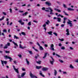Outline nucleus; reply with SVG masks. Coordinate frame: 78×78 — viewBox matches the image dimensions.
I'll list each match as a JSON object with an SVG mask.
<instances>
[{
  "mask_svg": "<svg viewBox=\"0 0 78 78\" xmlns=\"http://www.w3.org/2000/svg\"><path fill=\"white\" fill-rule=\"evenodd\" d=\"M27 25H28L29 26H30V25H31V22H29Z\"/></svg>",
  "mask_w": 78,
  "mask_h": 78,
  "instance_id": "32",
  "label": "nucleus"
},
{
  "mask_svg": "<svg viewBox=\"0 0 78 78\" xmlns=\"http://www.w3.org/2000/svg\"><path fill=\"white\" fill-rule=\"evenodd\" d=\"M27 14H28V12H25V13H23L22 14V16H27Z\"/></svg>",
  "mask_w": 78,
  "mask_h": 78,
  "instance_id": "13",
  "label": "nucleus"
},
{
  "mask_svg": "<svg viewBox=\"0 0 78 78\" xmlns=\"http://www.w3.org/2000/svg\"><path fill=\"white\" fill-rule=\"evenodd\" d=\"M48 53L47 52H45L44 54V56L43 57V59H45L46 57H47V55Z\"/></svg>",
  "mask_w": 78,
  "mask_h": 78,
  "instance_id": "12",
  "label": "nucleus"
},
{
  "mask_svg": "<svg viewBox=\"0 0 78 78\" xmlns=\"http://www.w3.org/2000/svg\"><path fill=\"white\" fill-rule=\"evenodd\" d=\"M29 51V53H30V55L33 54V53H32V51Z\"/></svg>",
  "mask_w": 78,
  "mask_h": 78,
  "instance_id": "37",
  "label": "nucleus"
},
{
  "mask_svg": "<svg viewBox=\"0 0 78 78\" xmlns=\"http://www.w3.org/2000/svg\"><path fill=\"white\" fill-rule=\"evenodd\" d=\"M42 10H44V11H45V8L44 7H42Z\"/></svg>",
  "mask_w": 78,
  "mask_h": 78,
  "instance_id": "44",
  "label": "nucleus"
},
{
  "mask_svg": "<svg viewBox=\"0 0 78 78\" xmlns=\"http://www.w3.org/2000/svg\"><path fill=\"white\" fill-rule=\"evenodd\" d=\"M56 56H58V57H61L60 56H59V55H58V54H56Z\"/></svg>",
  "mask_w": 78,
  "mask_h": 78,
  "instance_id": "53",
  "label": "nucleus"
},
{
  "mask_svg": "<svg viewBox=\"0 0 78 78\" xmlns=\"http://www.w3.org/2000/svg\"><path fill=\"white\" fill-rule=\"evenodd\" d=\"M25 75H26V72H24L23 73L21 74V76H20V74H18L17 75V76L18 78H22V77L23 78V77H24V76H25Z\"/></svg>",
  "mask_w": 78,
  "mask_h": 78,
  "instance_id": "1",
  "label": "nucleus"
},
{
  "mask_svg": "<svg viewBox=\"0 0 78 78\" xmlns=\"http://www.w3.org/2000/svg\"><path fill=\"white\" fill-rule=\"evenodd\" d=\"M8 48V45L6 44L5 46L4 47V48L5 49V48Z\"/></svg>",
  "mask_w": 78,
  "mask_h": 78,
  "instance_id": "35",
  "label": "nucleus"
},
{
  "mask_svg": "<svg viewBox=\"0 0 78 78\" xmlns=\"http://www.w3.org/2000/svg\"><path fill=\"white\" fill-rule=\"evenodd\" d=\"M10 10V12H11V13H12V9H9Z\"/></svg>",
  "mask_w": 78,
  "mask_h": 78,
  "instance_id": "60",
  "label": "nucleus"
},
{
  "mask_svg": "<svg viewBox=\"0 0 78 78\" xmlns=\"http://www.w3.org/2000/svg\"><path fill=\"white\" fill-rule=\"evenodd\" d=\"M38 56H39V55H37V56H35V59H37V57H38Z\"/></svg>",
  "mask_w": 78,
  "mask_h": 78,
  "instance_id": "55",
  "label": "nucleus"
},
{
  "mask_svg": "<svg viewBox=\"0 0 78 78\" xmlns=\"http://www.w3.org/2000/svg\"><path fill=\"white\" fill-rule=\"evenodd\" d=\"M46 25H47V24H46L45 23L43 25V27H46Z\"/></svg>",
  "mask_w": 78,
  "mask_h": 78,
  "instance_id": "46",
  "label": "nucleus"
},
{
  "mask_svg": "<svg viewBox=\"0 0 78 78\" xmlns=\"http://www.w3.org/2000/svg\"><path fill=\"white\" fill-rule=\"evenodd\" d=\"M4 18L5 16H2V19H0V21H2V20H3V19H4Z\"/></svg>",
  "mask_w": 78,
  "mask_h": 78,
  "instance_id": "33",
  "label": "nucleus"
},
{
  "mask_svg": "<svg viewBox=\"0 0 78 78\" xmlns=\"http://www.w3.org/2000/svg\"><path fill=\"white\" fill-rule=\"evenodd\" d=\"M36 62L38 64H40L41 63V61H37Z\"/></svg>",
  "mask_w": 78,
  "mask_h": 78,
  "instance_id": "31",
  "label": "nucleus"
},
{
  "mask_svg": "<svg viewBox=\"0 0 78 78\" xmlns=\"http://www.w3.org/2000/svg\"><path fill=\"white\" fill-rule=\"evenodd\" d=\"M12 42L14 44V45H16L17 47H18V45H17V44L16 43L14 42V41H12Z\"/></svg>",
  "mask_w": 78,
  "mask_h": 78,
  "instance_id": "20",
  "label": "nucleus"
},
{
  "mask_svg": "<svg viewBox=\"0 0 78 78\" xmlns=\"http://www.w3.org/2000/svg\"><path fill=\"white\" fill-rule=\"evenodd\" d=\"M61 17L62 18H63L64 17V16L61 15L60 14H59L57 16V17Z\"/></svg>",
  "mask_w": 78,
  "mask_h": 78,
  "instance_id": "21",
  "label": "nucleus"
},
{
  "mask_svg": "<svg viewBox=\"0 0 78 78\" xmlns=\"http://www.w3.org/2000/svg\"><path fill=\"white\" fill-rule=\"evenodd\" d=\"M54 9L55 11H58V12H61V10H59V9H56V8H55Z\"/></svg>",
  "mask_w": 78,
  "mask_h": 78,
  "instance_id": "19",
  "label": "nucleus"
},
{
  "mask_svg": "<svg viewBox=\"0 0 78 78\" xmlns=\"http://www.w3.org/2000/svg\"><path fill=\"white\" fill-rule=\"evenodd\" d=\"M18 22H19V23H22V20H20L18 21Z\"/></svg>",
  "mask_w": 78,
  "mask_h": 78,
  "instance_id": "56",
  "label": "nucleus"
},
{
  "mask_svg": "<svg viewBox=\"0 0 78 78\" xmlns=\"http://www.w3.org/2000/svg\"><path fill=\"white\" fill-rule=\"evenodd\" d=\"M3 44H1L0 45V48H2L3 47Z\"/></svg>",
  "mask_w": 78,
  "mask_h": 78,
  "instance_id": "49",
  "label": "nucleus"
},
{
  "mask_svg": "<svg viewBox=\"0 0 78 78\" xmlns=\"http://www.w3.org/2000/svg\"><path fill=\"white\" fill-rule=\"evenodd\" d=\"M3 32H5V33H6V30L4 29L3 30Z\"/></svg>",
  "mask_w": 78,
  "mask_h": 78,
  "instance_id": "51",
  "label": "nucleus"
},
{
  "mask_svg": "<svg viewBox=\"0 0 78 78\" xmlns=\"http://www.w3.org/2000/svg\"><path fill=\"white\" fill-rule=\"evenodd\" d=\"M1 63L2 64L3 66H4V64H5V65L7 64V61H6L1 60Z\"/></svg>",
  "mask_w": 78,
  "mask_h": 78,
  "instance_id": "4",
  "label": "nucleus"
},
{
  "mask_svg": "<svg viewBox=\"0 0 78 78\" xmlns=\"http://www.w3.org/2000/svg\"><path fill=\"white\" fill-rule=\"evenodd\" d=\"M53 34H55V36H58V34L56 32H54V33H53Z\"/></svg>",
  "mask_w": 78,
  "mask_h": 78,
  "instance_id": "39",
  "label": "nucleus"
},
{
  "mask_svg": "<svg viewBox=\"0 0 78 78\" xmlns=\"http://www.w3.org/2000/svg\"><path fill=\"white\" fill-rule=\"evenodd\" d=\"M66 19H67V18L66 17H64L63 19V23H66Z\"/></svg>",
  "mask_w": 78,
  "mask_h": 78,
  "instance_id": "15",
  "label": "nucleus"
},
{
  "mask_svg": "<svg viewBox=\"0 0 78 78\" xmlns=\"http://www.w3.org/2000/svg\"><path fill=\"white\" fill-rule=\"evenodd\" d=\"M68 10H69V11H74V9H73L70 8H68Z\"/></svg>",
  "mask_w": 78,
  "mask_h": 78,
  "instance_id": "29",
  "label": "nucleus"
},
{
  "mask_svg": "<svg viewBox=\"0 0 78 78\" xmlns=\"http://www.w3.org/2000/svg\"><path fill=\"white\" fill-rule=\"evenodd\" d=\"M14 39H15V38L16 39H19V37H17V36H16V35H14Z\"/></svg>",
  "mask_w": 78,
  "mask_h": 78,
  "instance_id": "16",
  "label": "nucleus"
},
{
  "mask_svg": "<svg viewBox=\"0 0 78 78\" xmlns=\"http://www.w3.org/2000/svg\"><path fill=\"white\" fill-rule=\"evenodd\" d=\"M52 33H53L52 31H50L48 32V34H50V35H52Z\"/></svg>",
  "mask_w": 78,
  "mask_h": 78,
  "instance_id": "28",
  "label": "nucleus"
},
{
  "mask_svg": "<svg viewBox=\"0 0 78 78\" xmlns=\"http://www.w3.org/2000/svg\"><path fill=\"white\" fill-rule=\"evenodd\" d=\"M63 12L64 13L65 15H66V16H69V14H67L66 12H65V11H63Z\"/></svg>",
  "mask_w": 78,
  "mask_h": 78,
  "instance_id": "36",
  "label": "nucleus"
},
{
  "mask_svg": "<svg viewBox=\"0 0 78 78\" xmlns=\"http://www.w3.org/2000/svg\"><path fill=\"white\" fill-rule=\"evenodd\" d=\"M59 61L61 62V63H62L63 62V61H62V60H61V59H59Z\"/></svg>",
  "mask_w": 78,
  "mask_h": 78,
  "instance_id": "38",
  "label": "nucleus"
},
{
  "mask_svg": "<svg viewBox=\"0 0 78 78\" xmlns=\"http://www.w3.org/2000/svg\"><path fill=\"white\" fill-rule=\"evenodd\" d=\"M2 13H3V14L4 15H5V16H6V14L5 12H2Z\"/></svg>",
  "mask_w": 78,
  "mask_h": 78,
  "instance_id": "59",
  "label": "nucleus"
},
{
  "mask_svg": "<svg viewBox=\"0 0 78 78\" xmlns=\"http://www.w3.org/2000/svg\"><path fill=\"white\" fill-rule=\"evenodd\" d=\"M49 11L50 12V14H51L52 15H53V14H54L53 12V9Z\"/></svg>",
  "mask_w": 78,
  "mask_h": 78,
  "instance_id": "14",
  "label": "nucleus"
},
{
  "mask_svg": "<svg viewBox=\"0 0 78 78\" xmlns=\"http://www.w3.org/2000/svg\"><path fill=\"white\" fill-rule=\"evenodd\" d=\"M53 47H54V45L53 44H51V49H54V48Z\"/></svg>",
  "mask_w": 78,
  "mask_h": 78,
  "instance_id": "24",
  "label": "nucleus"
},
{
  "mask_svg": "<svg viewBox=\"0 0 78 78\" xmlns=\"http://www.w3.org/2000/svg\"><path fill=\"white\" fill-rule=\"evenodd\" d=\"M4 58H5L6 59H10L9 61L10 62H11V60H13L12 59V58H11L10 57H9L7 55H5L4 56Z\"/></svg>",
  "mask_w": 78,
  "mask_h": 78,
  "instance_id": "3",
  "label": "nucleus"
},
{
  "mask_svg": "<svg viewBox=\"0 0 78 78\" xmlns=\"http://www.w3.org/2000/svg\"><path fill=\"white\" fill-rule=\"evenodd\" d=\"M24 22H23L21 23V25H24Z\"/></svg>",
  "mask_w": 78,
  "mask_h": 78,
  "instance_id": "61",
  "label": "nucleus"
},
{
  "mask_svg": "<svg viewBox=\"0 0 78 78\" xmlns=\"http://www.w3.org/2000/svg\"><path fill=\"white\" fill-rule=\"evenodd\" d=\"M44 46L45 47H48V45L47 44H44Z\"/></svg>",
  "mask_w": 78,
  "mask_h": 78,
  "instance_id": "63",
  "label": "nucleus"
},
{
  "mask_svg": "<svg viewBox=\"0 0 78 78\" xmlns=\"http://www.w3.org/2000/svg\"><path fill=\"white\" fill-rule=\"evenodd\" d=\"M69 22H67V24L68 25H70V27H73V24H72V23L71 22H72V21L69 20Z\"/></svg>",
  "mask_w": 78,
  "mask_h": 78,
  "instance_id": "6",
  "label": "nucleus"
},
{
  "mask_svg": "<svg viewBox=\"0 0 78 78\" xmlns=\"http://www.w3.org/2000/svg\"><path fill=\"white\" fill-rule=\"evenodd\" d=\"M40 75L42 76H43V77H44L45 76L44 75L42 74V71H40Z\"/></svg>",
  "mask_w": 78,
  "mask_h": 78,
  "instance_id": "11",
  "label": "nucleus"
},
{
  "mask_svg": "<svg viewBox=\"0 0 78 78\" xmlns=\"http://www.w3.org/2000/svg\"><path fill=\"white\" fill-rule=\"evenodd\" d=\"M69 29H67L66 30V32H67V33L66 34V35H67L68 36L69 35H70V33H69Z\"/></svg>",
  "mask_w": 78,
  "mask_h": 78,
  "instance_id": "9",
  "label": "nucleus"
},
{
  "mask_svg": "<svg viewBox=\"0 0 78 78\" xmlns=\"http://www.w3.org/2000/svg\"><path fill=\"white\" fill-rule=\"evenodd\" d=\"M54 61L50 60V62L52 65H53V63H54Z\"/></svg>",
  "mask_w": 78,
  "mask_h": 78,
  "instance_id": "25",
  "label": "nucleus"
},
{
  "mask_svg": "<svg viewBox=\"0 0 78 78\" xmlns=\"http://www.w3.org/2000/svg\"><path fill=\"white\" fill-rule=\"evenodd\" d=\"M65 26V24H62L61 25V27H64Z\"/></svg>",
  "mask_w": 78,
  "mask_h": 78,
  "instance_id": "50",
  "label": "nucleus"
},
{
  "mask_svg": "<svg viewBox=\"0 0 78 78\" xmlns=\"http://www.w3.org/2000/svg\"><path fill=\"white\" fill-rule=\"evenodd\" d=\"M13 69L14 70H15L16 72L17 73H19V70H18V69H19L17 68V69H16V68H15V66H13Z\"/></svg>",
  "mask_w": 78,
  "mask_h": 78,
  "instance_id": "5",
  "label": "nucleus"
},
{
  "mask_svg": "<svg viewBox=\"0 0 78 78\" xmlns=\"http://www.w3.org/2000/svg\"><path fill=\"white\" fill-rule=\"evenodd\" d=\"M49 23H50V21H49V20H47V22H46V23L47 25H49Z\"/></svg>",
  "mask_w": 78,
  "mask_h": 78,
  "instance_id": "23",
  "label": "nucleus"
},
{
  "mask_svg": "<svg viewBox=\"0 0 78 78\" xmlns=\"http://www.w3.org/2000/svg\"><path fill=\"white\" fill-rule=\"evenodd\" d=\"M19 12H21L22 13L23 12V11L19 10Z\"/></svg>",
  "mask_w": 78,
  "mask_h": 78,
  "instance_id": "58",
  "label": "nucleus"
},
{
  "mask_svg": "<svg viewBox=\"0 0 78 78\" xmlns=\"http://www.w3.org/2000/svg\"><path fill=\"white\" fill-rule=\"evenodd\" d=\"M39 47H40V49H44V48H42V47L41 46V45Z\"/></svg>",
  "mask_w": 78,
  "mask_h": 78,
  "instance_id": "45",
  "label": "nucleus"
},
{
  "mask_svg": "<svg viewBox=\"0 0 78 78\" xmlns=\"http://www.w3.org/2000/svg\"><path fill=\"white\" fill-rule=\"evenodd\" d=\"M18 56H19L20 58H22V55L19 54L18 55Z\"/></svg>",
  "mask_w": 78,
  "mask_h": 78,
  "instance_id": "42",
  "label": "nucleus"
},
{
  "mask_svg": "<svg viewBox=\"0 0 78 78\" xmlns=\"http://www.w3.org/2000/svg\"><path fill=\"white\" fill-rule=\"evenodd\" d=\"M46 5H47L48 6H50L51 5V4L50 2H45Z\"/></svg>",
  "mask_w": 78,
  "mask_h": 78,
  "instance_id": "7",
  "label": "nucleus"
},
{
  "mask_svg": "<svg viewBox=\"0 0 78 78\" xmlns=\"http://www.w3.org/2000/svg\"><path fill=\"white\" fill-rule=\"evenodd\" d=\"M57 19V18H56V17H54L53 18V19H54V20H55L56 19Z\"/></svg>",
  "mask_w": 78,
  "mask_h": 78,
  "instance_id": "62",
  "label": "nucleus"
},
{
  "mask_svg": "<svg viewBox=\"0 0 78 78\" xmlns=\"http://www.w3.org/2000/svg\"><path fill=\"white\" fill-rule=\"evenodd\" d=\"M33 22H35V23H37V21H36L35 20H33Z\"/></svg>",
  "mask_w": 78,
  "mask_h": 78,
  "instance_id": "52",
  "label": "nucleus"
},
{
  "mask_svg": "<svg viewBox=\"0 0 78 78\" xmlns=\"http://www.w3.org/2000/svg\"><path fill=\"white\" fill-rule=\"evenodd\" d=\"M21 34H22V35H23L24 36H25L26 35V34H25V32H21Z\"/></svg>",
  "mask_w": 78,
  "mask_h": 78,
  "instance_id": "30",
  "label": "nucleus"
},
{
  "mask_svg": "<svg viewBox=\"0 0 78 78\" xmlns=\"http://www.w3.org/2000/svg\"><path fill=\"white\" fill-rule=\"evenodd\" d=\"M69 67L71 69H74V67L73 66H72V64H70L69 66Z\"/></svg>",
  "mask_w": 78,
  "mask_h": 78,
  "instance_id": "27",
  "label": "nucleus"
},
{
  "mask_svg": "<svg viewBox=\"0 0 78 78\" xmlns=\"http://www.w3.org/2000/svg\"><path fill=\"white\" fill-rule=\"evenodd\" d=\"M48 69V68L46 67H44L42 69V70H43V71H47V70Z\"/></svg>",
  "mask_w": 78,
  "mask_h": 78,
  "instance_id": "8",
  "label": "nucleus"
},
{
  "mask_svg": "<svg viewBox=\"0 0 78 78\" xmlns=\"http://www.w3.org/2000/svg\"><path fill=\"white\" fill-rule=\"evenodd\" d=\"M62 45V44H61V43H59L58 44V46H59V47H61Z\"/></svg>",
  "mask_w": 78,
  "mask_h": 78,
  "instance_id": "54",
  "label": "nucleus"
},
{
  "mask_svg": "<svg viewBox=\"0 0 78 78\" xmlns=\"http://www.w3.org/2000/svg\"><path fill=\"white\" fill-rule=\"evenodd\" d=\"M7 46L8 45V46H9V45H10V43H7Z\"/></svg>",
  "mask_w": 78,
  "mask_h": 78,
  "instance_id": "57",
  "label": "nucleus"
},
{
  "mask_svg": "<svg viewBox=\"0 0 78 78\" xmlns=\"http://www.w3.org/2000/svg\"><path fill=\"white\" fill-rule=\"evenodd\" d=\"M22 70L23 71H25V69H24V68L23 67L22 68Z\"/></svg>",
  "mask_w": 78,
  "mask_h": 78,
  "instance_id": "41",
  "label": "nucleus"
},
{
  "mask_svg": "<svg viewBox=\"0 0 78 78\" xmlns=\"http://www.w3.org/2000/svg\"><path fill=\"white\" fill-rule=\"evenodd\" d=\"M59 40H60V41H64V39H61L60 38L59 39Z\"/></svg>",
  "mask_w": 78,
  "mask_h": 78,
  "instance_id": "43",
  "label": "nucleus"
},
{
  "mask_svg": "<svg viewBox=\"0 0 78 78\" xmlns=\"http://www.w3.org/2000/svg\"><path fill=\"white\" fill-rule=\"evenodd\" d=\"M63 7L65 8H67V6H66V5L65 4H63Z\"/></svg>",
  "mask_w": 78,
  "mask_h": 78,
  "instance_id": "40",
  "label": "nucleus"
},
{
  "mask_svg": "<svg viewBox=\"0 0 78 78\" xmlns=\"http://www.w3.org/2000/svg\"><path fill=\"white\" fill-rule=\"evenodd\" d=\"M41 67H42V66H37L36 67V68L37 69H41Z\"/></svg>",
  "mask_w": 78,
  "mask_h": 78,
  "instance_id": "26",
  "label": "nucleus"
},
{
  "mask_svg": "<svg viewBox=\"0 0 78 78\" xmlns=\"http://www.w3.org/2000/svg\"><path fill=\"white\" fill-rule=\"evenodd\" d=\"M63 74H67V72H66L62 71Z\"/></svg>",
  "mask_w": 78,
  "mask_h": 78,
  "instance_id": "47",
  "label": "nucleus"
},
{
  "mask_svg": "<svg viewBox=\"0 0 78 78\" xmlns=\"http://www.w3.org/2000/svg\"><path fill=\"white\" fill-rule=\"evenodd\" d=\"M57 73H58L57 72L56 70L55 69L54 70V75L55 76H56V75H57Z\"/></svg>",
  "mask_w": 78,
  "mask_h": 78,
  "instance_id": "18",
  "label": "nucleus"
},
{
  "mask_svg": "<svg viewBox=\"0 0 78 78\" xmlns=\"http://www.w3.org/2000/svg\"><path fill=\"white\" fill-rule=\"evenodd\" d=\"M61 49H65V48L64 47H62L61 48Z\"/></svg>",
  "mask_w": 78,
  "mask_h": 78,
  "instance_id": "64",
  "label": "nucleus"
},
{
  "mask_svg": "<svg viewBox=\"0 0 78 78\" xmlns=\"http://www.w3.org/2000/svg\"><path fill=\"white\" fill-rule=\"evenodd\" d=\"M26 62L27 63V65H30V62H29V61H28V60H27V58H26Z\"/></svg>",
  "mask_w": 78,
  "mask_h": 78,
  "instance_id": "22",
  "label": "nucleus"
},
{
  "mask_svg": "<svg viewBox=\"0 0 78 78\" xmlns=\"http://www.w3.org/2000/svg\"><path fill=\"white\" fill-rule=\"evenodd\" d=\"M30 75L31 77V78H37V77L34 75L32 73H31V72H30Z\"/></svg>",
  "mask_w": 78,
  "mask_h": 78,
  "instance_id": "2",
  "label": "nucleus"
},
{
  "mask_svg": "<svg viewBox=\"0 0 78 78\" xmlns=\"http://www.w3.org/2000/svg\"><path fill=\"white\" fill-rule=\"evenodd\" d=\"M5 52L6 53H9V51H6Z\"/></svg>",
  "mask_w": 78,
  "mask_h": 78,
  "instance_id": "48",
  "label": "nucleus"
},
{
  "mask_svg": "<svg viewBox=\"0 0 78 78\" xmlns=\"http://www.w3.org/2000/svg\"><path fill=\"white\" fill-rule=\"evenodd\" d=\"M19 47L20 48H21L22 49H23V48H27V47L25 46L24 47H22V45H21V44H20Z\"/></svg>",
  "mask_w": 78,
  "mask_h": 78,
  "instance_id": "10",
  "label": "nucleus"
},
{
  "mask_svg": "<svg viewBox=\"0 0 78 78\" xmlns=\"http://www.w3.org/2000/svg\"><path fill=\"white\" fill-rule=\"evenodd\" d=\"M57 21L59 22H61V19L60 18H57Z\"/></svg>",
  "mask_w": 78,
  "mask_h": 78,
  "instance_id": "17",
  "label": "nucleus"
},
{
  "mask_svg": "<svg viewBox=\"0 0 78 78\" xmlns=\"http://www.w3.org/2000/svg\"><path fill=\"white\" fill-rule=\"evenodd\" d=\"M46 9H48V10H50L51 11L52 10V9H51V8L50 7H48V8H47Z\"/></svg>",
  "mask_w": 78,
  "mask_h": 78,
  "instance_id": "34",
  "label": "nucleus"
}]
</instances>
